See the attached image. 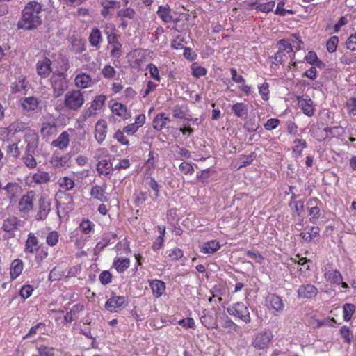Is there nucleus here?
I'll list each match as a JSON object with an SVG mask.
<instances>
[{
  "label": "nucleus",
  "mask_w": 356,
  "mask_h": 356,
  "mask_svg": "<svg viewBox=\"0 0 356 356\" xmlns=\"http://www.w3.org/2000/svg\"><path fill=\"white\" fill-rule=\"evenodd\" d=\"M57 131V126L55 122H44L41 127V134L43 136L47 137L54 135Z\"/></svg>",
  "instance_id": "obj_41"
},
{
  "label": "nucleus",
  "mask_w": 356,
  "mask_h": 356,
  "mask_svg": "<svg viewBox=\"0 0 356 356\" xmlns=\"http://www.w3.org/2000/svg\"><path fill=\"white\" fill-rule=\"evenodd\" d=\"M147 184L149 188H150L154 192L156 197H158L160 194V190L161 186L158 184L156 179L152 177H147Z\"/></svg>",
  "instance_id": "obj_56"
},
{
  "label": "nucleus",
  "mask_w": 356,
  "mask_h": 356,
  "mask_svg": "<svg viewBox=\"0 0 356 356\" xmlns=\"http://www.w3.org/2000/svg\"><path fill=\"white\" fill-rule=\"evenodd\" d=\"M305 60L310 65H315L317 67H321L323 65V62L318 59L317 54L315 51H310L305 57Z\"/></svg>",
  "instance_id": "obj_49"
},
{
  "label": "nucleus",
  "mask_w": 356,
  "mask_h": 356,
  "mask_svg": "<svg viewBox=\"0 0 356 356\" xmlns=\"http://www.w3.org/2000/svg\"><path fill=\"white\" fill-rule=\"evenodd\" d=\"M83 92L79 89L68 90L64 95L63 106L70 111H77L84 104Z\"/></svg>",
  "instance_id": "obj_4"
},
{
  "label": "nucleus",
  "mask_w": 356,
  "mask_h": 356,
  "mask_svg": "<svg viewBox=\"0 0 356 356\" xmlns=\"http://www.w3.org/2000/svg\"><path fill=\"white\" fill-rule=\"evenodd\" d=\"M3 189L10 202L15 200L22 192V187L16 182H8Z\"/></svg>",
  "instance_id": "obj_20"
},
{
  "label": "nucleus",
  "mask_w": 356,
  "mask_h": 356,
  "mask_svg": "<svg viewBox=\"0 0 356 356\" xmlns=\"http://www.w3.org/2000/svg\"><path fill=\"white\" fill-rule=\"evenodd\" d=\"M265 305L268 309L280 312L284 310V304L282 298L275 293H269L265 298Z\"/></svg>",
  "instance_id": "obj_14"
},
{
  "label": "nucleus",
  "mask_w": 356,
  "mask_h": 356,
  "mask_svg": "<svg viewBox=\"0 0 356 356\" xmlns=\"http://www.w3.org/2000/svg\"><path fill=\"white\" fill-rule=\"evenodd\" d=\"M34 153H26L25 152L22 159L26 167L29 168H35L37 165V161L33 156Z\"/></svg>",
  "instance_id": "obj_55"
},
{
  "label": "nucleus",
  "mask_w": 356,
  "mask_h": 356,
  "mask_svg": "<svg viewBox=\"0 0 356 356\" xmlns=\"http://www.w3.org/2000/svg\"><path fill=\"white\" fill-rule=\"evenodd\" d=\"M325 278L334 284H340L343 280V277L338 270H330L325 273Z\"/></svg>",
  "instance_id": "obj_38"
},
{
  "label": "nucleus",
  "mask_w": 356,
  "mask_h": 356,
  "mask_svg": "<svg viewBox=\"0 0 356 356\" xmlns=\"http://www.w3.org/2000/svg\"><path fill=\"white\" fill-rule=\"evenodd\" d=\"M191 70H192V75L197 79H199L202 76H205L207 72V70L206 68H204L202 66H199L196 63H193L191 65Z\"/></svg>",
  "instance_id": "obj_57"
},
{
  "label": "nucleus",
  "mask_w": 356,
  "mask_h": 356,
  "mask_svg": "<svg viewBox=\"0 0 356 356\" xmlns=\"http://www.w3.org/2000/svg\"><path fill=\"white\" fill-rule=\"evenodd\" d=\"M127 305V298L124 296L112 295L105 303V309L111 313L118 312Z\"/></svg>",
  "instance_id": "obj_10"
},
{
  "label": "nucleus",
  "mask_w": 356,
  "mask_h": 356,
  "mask_svg": "<svg viewBox=\"0 0 356 356\" xmlns=\"http://www.w3.org/2000/svg\"><path fill=\"white\" fill-rule=\"evenodd\" d=\"M88 40L92 47L99 48L100 43L102 41L100 30L97 28L92 29L89 35Z\"/></svg>",
  "instance_id": "obj_37"
},
{
  "label": "nucleus",
  "mask_w": 356,
  "mask_h": 356,
  "mask_svg": "<svg viewBox=\"0 0 356 356\" xmlns=\"http://www.w3.org/2000/svg\"><path fill=\"white\" fill-rule=\"evenodd\" d=\"M68 160L67 154L63 155L59 152H54L51 157L50 163L56 168H61L66 165Z\"/></svg>",
  "instance_id": "obj_33"
},
{
  "label": "nucleus",
  "mask_w": 356,
  "mask_h": 356,
  "mask_svg": "<svg viewBox=\"0 0 356 356\" xmlns=\"http://www.w3.org/2000/svg\"><path fill=\"white\" fill-rule=\"evenodd\" d=\"M22 225V221L15 216H10L3 220L2 229L7 233H13Z\"/></svg>",
  "instance_id": "obj_19"
},
{
  "label": "nucleus",
  "mask_w": 356,
  "mask_h": 356,
  "mask_svg": "<svg viewBox=\"0 0 356 356\" xmlns=\"http://www.w3.org/2000/svg\"><path fill=\"white\" fill-rule=\"evenodd\" d=\"M95 227V225L93 222L88 218H83L79 224L78 229L82 234L87 235L91 234L94 231Z\"/></svg>",
  "instance_id": "obj_39"
},
{
  "label": "nucleus",
  "mask_w": 356,
  "mask_h": 356,
  "mask_svg": "<svg viewBox=\"0 0 356 356\" xmlns=\"http://www.w3.org/2000/svg\"><path fill=\"white\" fill-rule=\"evenodd\" d=\"M28 124L19 120H17L10 124V130L15 134L18 132L27 131L29 130Z\"/></svg>",
  "instance_id": "obj_45"
},
{
  "label": "nucleus",
  "mask_w": 356,
  "mask_h": 356,
  "mask_svg": "<svg viewBox=\"0 0 356 356\" xmlns=\"http://www.w3.org/2000/svg\"><path fill=\"white\" fill-rule=\"evenodd\" d=\"M57 184L60 188L65 191L72 190L75 186L74 179L71 176L60 177L58 179Z\"/></svg>",
  "instance_id": "obj_34"
},
{
  "label": "nucleus",
  "mask_w": 356,
  "mask_h": 356,
  "mask_svg": "<svg viewBox=\"0 0 356 356\" xmlns=\"http://www.w3.org/2000/svg\"><path fill=\"white\" fill-rule=\"evenodd\" d=\"M163 116V113H160L154 118L152 124L154 129L161 131L165 127Z\"/></svg>",
  "instance_id": "obj_58"
},
{
  "label": "nucleus",
  "mask_w": 356,
  "mask_h": 356,
  "mask_svg": "<svg viewBox=\"0 0 356 356\" xmlns=\"http://www.w3.org/2000/svg\"><path fill=\"white\" fill-rule=\"evenodd\" d=\"M307 146V143L305 140L302 138L296 139L293 141V146L292 147L293 153L296 156H301L302 151Z\"/></svg>",
  "instance_id": "obj_43"
},
{
  "label": "nucleus",
  "mask_w": 356,
  "mask_h": 356,
  "mask_svg": "<svg viewBox=\"0 0 356 356\" xmlns=\"http://www.w3.org/2000/svg\"><path fill=\"white\" fill-rule=\"evenodd\" d=\"M51 201L44 195H40L38 201L37 211L35 219L37 221H43L47 219L51 211Z\"/></svg>",
  "instance_id": "obj_8"
},
{
  "label": "nucleus",
  "mask_w": 356,
  "mask_h": 356,
  "mask_svg": "<svg viewBox=\"0 0 356 356\" xmlns=\"http://www.w3.org/2000/svg\"><path fill=\"white\" fill-rule=\"evenodd\" d=\"M339 334L344 343L350 344L353 341V334L350 328L343 325L339 330Z\"/></svg>",
  "instance_id": "obj_50"
},
{
  "label": "nucleus",
  "mask_w": 356,
  "mask_h": 356,
  "mask_svg": "<svg viewBox=\"0 0 356 356\" xmlns=\"http://www.w3.org/2000/svg\"><path fill=\"white\" fill-rule=\"evenodd\" d=\"M26 88V77L24 76H21L19 78L17 82L13 83L11 85V92L12 93H17L18 92L22 91V90H25Z\"/></svg>",
  "instance_id": "obj_51"
},
{
  "label": "nucleus",
  "mask_w": 356,
  "mask_h": 356,
  "mask_svg": "<svg viewBox=\"0 0 356 356\" xmlns=\"http://www.w3.org/2000/svg\"><path fill=\"white\" fill-rule=\"evenodd\" d=\"M120 35L108 36L107 39L108 48L110 49V56L113 59L118 60L122 55V45L119 41Z\"/></svg>",
  "instance_id": "obj_12"
},
{
  "label": "nucleus",
  "mask_w": 356,
  "mask_h": 356,
  "mask_svg": "<svg viewBox=\"0 0 356 356\" xmlns=\"http://www.w3.org/2000/svg\"><path fill=\"white\" fill-rule=\"evenodd\" d=\"M327 134L328 139L333 138H339L344 132V130L341 126H336L332 127H325Z\"/></svg>",
  "instance_id": "obj_48"
},
{
  "label": "nucleus",
  "mask_w": 356,
  "mask_h": 356,
  "mask_svg": "<svg viewBox=\"0 0 356 356\" xmlns=\"http://www.w3.org/2000/svg\"><path fill=\"white\" fill-rule=\"evenodd\" d=\"M150 289L154 298H161L165 292V283L160 280H149Z\"/></svg>",
  "instance_id": "obj_22"
},
{
  "label": "nucleus",
  "mask_w": 356,
  "mask_h": 356,
  "mask_svg": "<svg viewBox=\"0 0 356 356\" xmlns=\"http://www.w3.org/2000/svg\"><path fill=\"white\" fill-rule=\"evenodd\" d=\"M21 105L24 112L31 113L38 109L39 101L34 97H28L22 100Z\"/></svg>",
  "instance_id": "obj_29"
},
{
  "label": "nucleus",
  "mask_w": 356,
  "mask_h": 356,
  "mask_svg": "<svg viewBox=\"0 0 356 356\" xmlns=\"http://www.w3.org/2000/svg\"><path fill=\"white\" fill-rule=\"evenodd\" d=\"M136 15V11L129 7L120 9L117 12V16L121 19H133Z\"/></svg>",
  "instance_id": "obj_52"
},
{
  "label": "nucleus",
  "mask_w": 356,
  "mask_h": 356,
  "mask_svg": "<svg viewBox=\"0 0 356 356\" xmlns=\"http://www.w3.org/2000/svg\"><path fill=\"white\" fill-rule=\"evenodd\" d=\"M106 101V96L104 95H99L95 97L91 102V106L83 114L85 119L89 118L96 115L97 112L99 111L104 105Z\"/></svg>",
  "instance_id": "obj_13"
},
{
  "label": "nucleus",
  "mask_w": 356,
  "mask_h": 356,
  "mask_svg": "<svg viewBox=\"0 0 356 356\" xmlns=\"http://www.w3.org/2000/svg\"><path fill=\"white\" fill-rule=\"evenodd\" d=\"M39 356H55L54 348L44 345L37 348Z\"/></svg>",
  "instance_id": "obj_63"
},
{
  "label": "nucleus",
  "mask_w": 356,
  "mask_h": 356,
  "mask_svg": "<svg viewBox=\"0 0 356 356\" xmlns=\"http://www.w3.org/2000/svg\"><path fill=\"white\" fill-rule=\"evenodd\" d=\"M113 138L122 145L128 146L129 145V140L125 136L123 130L118 129L113 135Z\"/></svg>",
  "instance_id": "obj_54"
},
{
  "label": "nucleus",
  "mask_w": 356,
  "mask_h": 356,
  "mask_svg": "<svg viewBox=\"0 0 356 356\" xmlns=\"http://www.w3.org/2000/svg\"><path fill=\"white\" fill-rule=\"evenodd\" d=\"M273 339V332L270 330H264L254 334L251 345L258 350H266L270 347Z\"/></svg>",
  "instance_id": "obj_6"
},
{
  "label": "nucleus",
  "mask_w": 356,
  "mask_h": 356,
  "mask_svg": "<svg viewBox=\"0 0 356 356\" xmlns=\"http://www.w3.org/2000/svg\"><path fill=\"white\" fill-rule=\"evenodd\" d=\"M102 74L105 79H111L115 77L116 70L111 65H106L102 70Z\"/></svg>",
  "instance_id": "obj_61"
},
{
  "label": "nucleus",
  "mask_w": 356,
  "mask_h": 356,
  "mask_svg": "<svg viewBox=\"0 0 356 356\" xmlns=\"http://www.w3.org/2000/svg\"><path fill=\"white\" fill-rule=\"evenodd\" d=\"M298 107L302 110V113L308 116L312 117L314 115L315 106L313 100L307 95L297 96Z\"/></svg>",
  "instance_id": "obj_11"
},
{
  "label": "nucleus",
  "mask_w": 356,
  "mask_h": 356,
  "mask_svg": "<svg viewBox=\"0 0 356 356\" xmlns=\"http://www.w3.org/2000/svg\"><path fill=\"white\" fill-rule=\"evenodd\" d=\"M51 60L49 58H45L44 60L37 63V73L41 78H46L50 74L51 72Z\"/></svg>",
  "instance_id": "obj_23"
},
{
  "label": "nucleus",
  "mask_w": 356,
  "mask_h": 356,
  "mask_svg": "<svg viewBox=\"0 0 356 356\" xmlns=\"http://www.w3.org/2000/svg\"><path fill=\"white\" fill-rule=\"evenodd\" d=\"M346 107L350 115H356V98L350 97L346 102Z\"/></svg>",
  "instance_id": "obj_64"
},
{
  "label": "nucleus",
  "mask_w": 356,
  "mask_h": 356,
  "mask_svg": "<svg viewBox=\"0 0 356 356\" xmlns=\"http://www.w3.org/2000/svg\"><path fill=\"white\" fill-rule=\"evenodd\" d=\"M32 180L38 184H46L50 181V175L47 172L39 170L33 175Z\"/></svg>",
  "instance_id": "obj_42"
},
{
  "label": "nucleus",
  "mask_w": 356,
  "mask_h": 356,
  "mask_svg": "<svg viewBox=\"0 0 356 356\" xmlns=\"http://www.w3.org/2000/svg\"><path fill=\"white\" fill-rule=\"evenodd\" d=\"M129 266L130 259L128 257H116L112 264V268L120 273H124Z\"/></svg>",
  "instance_id": "obj_26"
},
{
  "label": "nucleus",
  "mask_w": 356,
  "mask_h": 356,
  "mask_svg": "<svg viewBox=\"0 0 356 356\" xmlns=\"http://www.w3.org/2000/svg\"><path fill=\"white\" fill-rule=\"evenodd\" d=\"M69 143V134L67 131H63L56 140L52 141L51 145L60 149H65L68 147Z\"/></svg>",
  "instance_id": "obj_30"
},
{
  "label": "nucleus",
  "mask_w": 356,
  "mask_h": 356,
  "mask_svg": "<svg viewBox=\"0 0 356 356\" xmlns=\"http://www.w3.org/2000/svg\"><path fill=\"white\" fill-rule=\"evenodd\" d=\"M42 6L37 1L29 2L22 11L18 27L26 30L36 29L42 24Z\"/></svg>",
  "instance_id": "obj_1"
},
{
  "label": "nucleus",
  "mask_w": 356,
  "mask_h": 356,
  "mask_svg": "<svg viewBox=\"0 0 356 356\" xmlns=\"http://www.w3.org/2000/svg\"><path fill=\"white\" fill-rule=\"evenodd\" d=\"M111 111L112 113L118 115L124 120L128 119L130 116V114L129 113L127 106L122 103L120 102H115L111 106Z\"/></svg>",
  "instance_id": "obj_32"
},
{
  "label": "nucleus",
  "mask_w": 356,
  "mask_h": 356,
  "mask_svg": "<svg viewBox=\"0 0 356 356\" xmlns=\"http://www.w3.org/2000/svg\"><path fill=\"white\" fill-rule=\"evenodd\" d=\"M146 58V54L141 49H135L130 54V66L134 69H139Z\"/></svg>",
  "instance_id": "obj_18"
},
{
  "label": "nucleus",
  "mask_w": 356,
  "mask_h": 356,
  "mask_svg": "<svg viewBox=\"0 0 356 356\" xmlns=\"http://www.w3.org/2000/svg\"><path fill=\"white\" fill-rule=\"evenodd\" d=\"M179 170L186 175H192L194 173L193 163L189 162H182L179 166Z\"/></svg>",
  "instance_id": "obj_62"
},
{
  "label": "nucleus",
  "mask_w": 356,
  "mask_h": 356,
  "mask_svg": "<svg viewBox=\"0 0 356 356\" xmlns=\"http://www.w3.org/2000/svg\"><path fill=\"white\" fill-rule=\"evenodd\" d=\"M320 228L318 226L306 227L300 233V236L306 243H309L319 236Z\"/></svg>",
  "instance_id": "obj_25"
},
{
  "label": "nucleus",
  "mask_w": 356,
  "mask_h": 356,
  "mask_svg": "<svg viewBox=\"0 0 356 356\" xmlns=\"http://www.w3.org/2000/svg\"><path fill=\"white\" fill-rule=\"evenodd\" d=\"M307 207L310 220H316L321 216L322 202L317 197H312L307 202Z\"/></svg>",
  "instance_id": "obj_15"
},
{
  "label": "nucleus",
  "mask_w": 356,
  "mask_h": 356,
  "mask_svg": "<svg viewBox=\"0 0 356 356\" xmlns=\"http://www.w3.org/2000/svg\"><path fill=\"white\" fill-rule=\"evenodd\" d=\"M259 93L261 99L264 101H268L270 98L269 84L267 82L258 86Z\"/></svg>",
  "instance_id": "obj_59"
},
{
  "label": "nucleus",
  "mask_w": 356,
  "mask_h": 356,
  "mask_svg": "<svg viewBox=\"0 0 356 356\" xmlns=\"http://www.w3.org/2000/svg\"><path fill=\"white\" fill-rule=\"evenodd\" d=\"M24 268L23 261L20 259H14L10 264V275L11 280H15L22 273Z\"/></svg>",
  "instance_id": "obj_31"
},
{
  "label": "nucleus",
  "mask_w": 356,
  "mask_h": 356,
  "mask_svg": "<svg viewBox=\"0 0 356 356\" xmlns=\"http://www.w3.org/2000/svg\"><path fill=\"white\" fill-rule=\"evenodd\" d=\"M106 189V184H104L102 186L95 185L93 186L90 191L91 196L101 202H108V198L105 195V191Z\"/></svg>",
  "instance_id": "obj_28"
},
{
  "label": "nucleus",
  "mask_w": 356,
  "mask_h": 356,
  "mask_svg": "<svg viewBox=\"0 0 356 356\" xmlns=\"http://www.w3.org/2000/svg\"><path fill=\"white\" fill-rule=\"evenodd\" d=\"M221 245L216 240H211L203 244L201 252L204 254H213L220 250Z\"/></svg>",
  "instance_id": "obj_36"
},
{
  "label": "nucleus",
  "mask_w": 356,
  "mask_h": 356,
  "mask_svg": "<svg viewBox=\"0 0 356 356\" xmlns=\"http://www.w3.org/2000/svg\"><path fill=\"white\" fill-rule=\"evenodd\" d=\"M59 239L60 234L56 230H52L47 234L45 241L47 245L54 247L58 243Z\"/></svg>",
  "instance_id": "obj_46"
},
{
  "label": "nucleus",
  "mask_w": 356,
  "mask_h": 356,
  "mask_svg": "<svg viewBox=\"0 0 356 356\" xmlns=\"http://www.w3.org/2000/svg\"><path fill=\"white\" fill-rule=\"evenodd\" d=\"M356 307L352 303H346L343 305V318L346 322H348L354 313L355 312Z\"/></svg>",
  "instance_id": "obj_44"
},
{
  "label": "nucleus",
  "mask_w": 356,
  "mask_h": 356,
  "mask_svg": "<svg viewBox=\"0 0 356 356\" xmlns=\"http://www.w3.org/2000/svg\"><path fill=\"white\" fill-rule=\"evenodd\" d=\"M50 81L54 97H60L67 87L65 75L63 73L54 74Z\"/></svg>",
  "instance_id": "obj_9"
},
{
  "label": "nucleus",
  "mask_w": 356,
  "mask_h": 356,
  "mask_svg": "<svg viewBox=\"0 0 356 356\" xmlns=\"http://www.w3.org/2000/svg\"><path fill=\"white\" fill-rule=\"evenodd\" d=\"M297 293L299 298L312 299L316 296L318 289L313 284H307L300 286Z\"/></svg>",
  "instance_id": "obj_16"
},
{
  "label": "nucleus",
  "mask_w": 356,
  "mask_h": 356,
  "mask_svg": "<svg viewBox=\"0 0 356 356\" xmlns=\"http://www.w3.org/2000/svg\"><path fill=\"white\" fill-rule=\"evenodd\" d=\"M229 315L238 318L245 323L251 322V316L248 307L243 302H236L227 308Z\"/></svg>",
  "instance_id": "obj_7"
},
{
  "label": "nucleus",
  "mask_w": 356,
  "mask_h": 356,
  "mask_svg": "<svg viewBox=\"0 0 356 356\" xmlns=\"http://www.w3.org/2000/svg\"><path fill=\"white\" fill-rule=\"evenodd\" d=\"M232 111L234 116L237 118H243L248 115V107L245 103L236 102L232 105Z\"/></svg>",
  "instance_id": "obj_35"
},
{
  "label": "nucleus",
  "mask_w": 356,
  "mask_h": 356,
  "mask_svg": "<svg viewBox=\"0 0 356 356\" xmlns=\"http://www.w3.org/2000/svg\"><path fill=\"white\" fill-rule=\"evenodd\" d=\"M36 193L30 190L21 196L17 204V210L23 216H28L31 213L35 207Z\"/></svg>",
  "instance_id": "obj_5"
},
{
  "label": "nucleus",
  "mask_w": 356,
  "mask_h": 356,
  "mask_svg": "<svg viewBox=\"0 0 356 356\" xmlns=\"http://www.w3.org/2000/svg\"><path fill=\"white\" fill-rule=\"evenodd\" d=\"M157 14L165 23H169L172 20L171 10L168 6H160L158 8Z\"/></svg>",
  "instance_id": "obj_40"
},
{
  "label": "nucleus",
  "mask_w": 356,
  "mask_h": 356,
  "mask_svg": "<svg viewBox=\"0 0 356 356\" xmlns=\"http://www.w3.org/2000/svg\"><path fill=\"white\" fill-rule=\"evenodd\" d=\"M107 134V123L105 120H99L95 127V138L98 143H102Z\"/></svg>",
  "instance_id": "obj_21"
},
{
  "label": "nucleus",
  "mask_w": 356,
  "mask_h": 356,
  "mask_svg": "<svg viewBox=\"0 0 356 356\" xmlns=\"http://www.w3.org/2000/svg\"><path fill=\"white\" fill-rule=\"evenodd\" d=\"M65 271L60 266H55L51 270L49 274V280L51 282L58 281L64 276Z\"/></svg>",
  "instance_id": "obj_47"
},
{
  "label": "nucleus",
  "mask_w": 356,
  "mask_h": 356,
  "mask_svg": "<svg viewBox=\"0 0 356 356\" xmlns=\"http://www.w3.org/2000/svg\"><path fill=\"white\" fill-rule=\"evenodd\" d=\"M74 85L79 89H86L92 86V80L89 74L81 72L76 75Z\"/></svg>",
  "instance_id": "obj_24"
},
{
  "label": "nucleus",
  "mask_w": 356,
  "mask_h": 356,
  "mask_svg": "<svg viewBox=\"0 0 356 356\" xmlns=\"http://www.w3.org/2000/svg\"><path fill=\"white\" fill-rule=\"evenodd\" d=\"M46 330V324L43 322H40L36 324L35 326H33L30 328L29 332L23 337L24 339H28L33 335L37 334L38 330L44 331Z\"/></svg>",
  "instance_id": "obj_53"
},
{
  "label": "nucleus",
  "mask_w": 356,
  "mask_h": 356,
  "mask_svg": "<svg viewBox=\"0 0 356 356\" xmlns=\"http://www.w3.org/2000/svg\"><path fill=\"white\" fill-rule=\"evenodd\" d=\"M168 257L172 261H176L184 257V252L180 248H175L168 251Z\"/></svg>",
  "instance_id": "obj_60"
},
{
  "label": "nucleus",
  "mask_w": 356,
  "mask_h": 356,
  "mask_svg": "<svg viewBox=\"0 0 356 356\" xmlns=\"http://www.w3.org/2000/svg\"><path fill=\"white\" fill-rule=\"evenodd\" d=\"M25 141L27 143L26 153H35L38 145V136L35 131L29 129L25 134Z\"/></svg>",
  "instance_id": "obj_17"
},
{
  "label": "nucleus",
  "mask_w": 356,
  "mask_h": 356,
  "mask_svg": "<svg viewBox=\"0 0 356 356\" xmlns=\"http://www.w3.org/2000/svg\"><path fill=\"white\" fill-rule=\"evenodd\" d=\"M298 40L293 42L289 39H281L277 43V51L274 56L270 57L272 60V63L275 65H280L284 63L287 58L295 59L296 53L293 51V47L296 50H299L301 48V44L302 42L299 38H297Z\"/></svg>",
  "instance_id": "obj_2"
},
{
  "label": "nucleus",
  "mask_w": 356,
  "mask_h": 356,
  "mask_svg": "<svg viewBox=\"0 0 356 356\" xmlns=\"http://www.w3.org/2000/svg\"><path fill=\"white\" fill-rule=\"evenodd\" d=\"M24 252L26 254H35V262L40 265L49 256V251L47 247L40 245L39 239L35 234L29 233L25 241Z\"/></svg>",
  "instance_id": "obj_3"
},
{
  "label": "nucleus",
  "mask_w": 356,
  "mask_h": 356,
  "mask_svg": "<svg viewBox=\"0 0 356 356\" xmlns=\"http://www.w3.org/2000/svg\"><path fill=\"white\" fill-rule=\"evenodd\" d=\"M97 170L99 174L110 177L113 170V164L111 160L102 159L97 163Z\"/></svg>",
  "instance_id": "obj_27"
}]
</instances>
